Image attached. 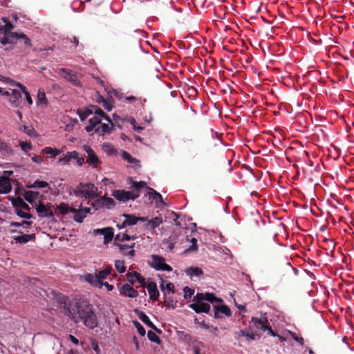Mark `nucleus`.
I'll return each mask as SVG.
<instances>
[{
    "instance_id": "1",
    "label": "nucleus",
    "mask_w": 354,
    "mask_h": 354,
    "mask_svg": "<svg viewBox=\"0 0 354 354\" xmlns=\"http://www.w3.org/2000/svg\"><path fill=\"white\" fill-rule=\"evenodd\" d=\"M68 298L60 297L57 302L59 307L64 308V314L71 317L75 323L80 321L89 328H94L97 326V317L94 313L92 305L86 300H79L67 303Z\"/></svg>"
},
{
    "instance_id": "2",
    "label": "nucleus",
    "mask_w": 354,
    "mask_h": 354,
    "mask_svg": "<svg viewBox=\"0 0 354 354\" xmlns=\"http://www.w3.org/2000/svg\"><path fill=\"white\" fill-rule=\"evenodd\" d=\"M137 234L130 235L127 232L118 234L114 238V245L118 246L120 252L125 256L133 257L135 256V250L133 249L135 243L126 244L124 241L130 240L134 241L138 239Z\"/></svg>"
},
{
    "instance_id": "3",
    "label": "nucleus",
    "mask_w": 354,
    "mask_h": 354,
    "mask_svg": "<svg viewBox=\"0 0 354 354\" xmlns=\"http://www.w3.org/2000/svg\"><path fill=\"white\" fill-rule=\"evenodd\" d=\"M102 119L97 116H94L89 119L88 124L85 127V129L87 132H91L92 131H95V132H99L102 134L105 133H110L113 127L111 123H102Z\"/></svg>"
},
{
    "instance_id": "4",
    "label": "nucleus",
    "mask_w": 354,
    "mask_h": 354,
    "mask_svg": "<svg viewBox=\"0 0 354 354\" xmlns=\"http://www.w3.org/2000/svg\"><path fill=\"white\" fill-rule=\"evenodd\" d=\"M80 192L82 196L86 198L91 199L100 196L97 192V189L93 183H80Z\"/></svg>"
},
{
    "instance_id": "5",
    "label": "nucleus",
    "mask_w": 354,
    "mask_h": 354,
    "mask_svg": "<svg viewBox=\"0 0 354 354\" xmlns=\"http://www.w3.org/2000/svg\"><path fill=\"white\" fill-rule=\"evenodd\" d=\"M58 74L67 81L71 82L74 86H82L81 82L79 79L80 75H78L72 70L68 68H60L58 71Z\"/></svg>"
},
{
    "instance_id": "6",
    "label": "nucleus",
    "mask_w": 354,
    "mask_h": 354,
    "mask_svg": "<svg viewBox=\"0 0 354 354\" xmlns=\"http://www.w3.org/2000/svg\"><path fill=\"white\" fill-rule=\"evenodd\" d=\"M112 196L120 201L126 202L129 199L135 200L139 197L140 194L124 190H114L112 192Z\"/></svg>"
},
{
    "instance_id": "7",
    "label": "nucleus",
    "mask_w": 354,
    "mask_h": 354,
    "mask_svg": "<svg viewBox=\"0 0 354 354\" xmlns=\"http://www.w3.org/2000/svg\"><path fill=\"white\" fill-rule=\"evenodd\" d=\"M151 266L156 270H166L170 272L172 268L165 263V259L158 255H152Z\"/></svg>"
},
{
    "instance_id": "8",
    "label": "nucleus",
    "mask_w": 354,
    "mask_h": 354,
    "mask_svg": "<svg viewBox=\"0 0 354 354\" xmlns=\"http://www.w3.org/2000/svg\"><path fill=\"white\" fill-rule=\"evenodd\" d=\"M115 203L114 200L111 198L106 197V196H101L98 199L94 201L91 205L95 208V209H98L100 208L106 207L107 209H111L114 207Z\"/></svg>"
},
{
    "instance_id": "9",
    "label": "nucleus",
    "mask_w": 354,
    "mask_h": 354,
    "mask_svg": "<svg viewBox=\"0 0 354 354\" xmlns=\"http://www.w3.org/2000/svg\"><path fill=\"white\" fill-rule=\"evenodd\" d=\"M52 207L53 205L51 203H48L46 205L39 203L36 205V211L40 217L53 218L54 213Z\"/></svg>"
},
{
    "instance_id": "10",
    "label": "nucleus",
    "mask_w": 354,
    "mask_h": 354,
    "mask_svg": "<svg viewBox=\"0 0 354 354\" xmlns=\"http://www.w3.org/2000/svg\"><path fill=\"white\" fill-rule=\"evenodd\" d=\"M205 300L212 304H221L223 301L221 299L217 298L214 296V294L209 292L197 293V295L194 297V303L204 302Z\"/></svg>"
},
{
    "instance_id": "11",
    "label": "nucleus",
    "mask_w": 354,
    "mask_h": 354,
    "mask_svg": "<svg viewBox=\"0 0 354 354\" xmlns=\"http://www.w3.org/2000/svg\"><path fill=\"white\" fill-rule=\"evenodd\" d=\"M83 149L85 152L87 153V159L86 162L89 164L92 167L95 168L97 166V164L100 162L98 156L95 153V151L91 148L90 146L87 145H84L83 146Z\"/></svg>"
},
{
    "instance_id": "12",
    "label": "nucleus",
    "mask_w": 354,
    "mask_h": 354,
    "mask_svg": "<svg viewBox=\"0 0 354 354\" xmlns=\"http://www.w3.org/2000/svg\"><path fill=\"white\" fill-rule=\"evenodd\" d=\"M123 217H124V220L122 221L121 225L118 224V227L120 228H124L129 225H136L138 221H145L147 218L145 217H138L132 214H123Z\"/></svg>"
},
{
    "instance_id": "13",
    "label": "nucleus",
    "mask_w": 354,
    "mask_h": 354,
    "mask_svg": "<svg viewBox=\"0 0 354 354\" xmlns=\"http://www.w3.org/2000/svg\"><path fill=\"white\" fill-rule=\"evenodd\" d=\"M95 234L104 235V243H109L113 238V229L112 227H105L94 230Z\"/></svg>"
},
{
    "instance_id": "14",
    "label": "nucleus",
    "mask_w": 354,
    "mask_h": 354,
    "mask_svg": "<svg viewBox=\"0 0 354 354\" xmlns=\"http://www.w3.org/2000/svg\"><path fill=\"white\" fill-rule=\"evenodd\" d=\"M121 295L130 298H136L138 295V292L129 284L125 283L119 288Z\"/></svg>"
},
{
    "instance_id": "15",
    "label": "nucleus",
    "mask_w": 354,
    "mask_h": 354,
    "mask_svg": "<svg viewBox=\"0 0 354 354\" xmlns=\"http://www.w3.org/2000/svg\"><path fill=\"white\" fill-rule=\"evenodd\" d=\"M189 308L194 310L196 313H208L210 310V305L207 303H193L189 305Z\"/></svg>"
},
{
    "instance_id": "16",
    "label": "nucleus",
    "mask_w": 354,
    "mask_h": 354,
    "mask_svg": "<svg viewBox=\"0 0 354 354\" xmlns=\"http://www.w3.org/2000/svg\"><path fill=\"white\" fill-rule=\"evenodd\" d=\"M136 313L138 316L139 319L144 322L148 327L155 330L158 333H160L161 331L160 329L157 328L156 326L150 321L148 316L142 311H139L138 310H136Z\"/></svg>"
},
{
    "instance_id": "17",
    "label": "nucleus",
    "mask_w": 354,
    "mask_h": 354,
    "mask_svg": "<svg viewBox=\"0 0 354 354\" xmlns=\"http://www.w3.org/2000/svg\"><path fill=\"white\" fill-rule=\"evenodd\" d=\"M12 189L10 179L7 176L0 177V194H8Z\"/></svg>"
},
{
    "instance_id": "18",
    "label": "nucleus",
    "mask_w": 354,
    "mask_h": 354,
    "mask_svg": "<svg viewBox=\"0 0 354 354\" xmlns=\"http://www.w3.org/2000/svg\"><path fill=\"white\" fill-rule=\"evenodd\" d=\"M127 279L131 283L132 285L134 283L135 281H138L140 284L142 286H145V278L138 272H129L127 274Z\"/></svg>"
},
{
    "instance_id": "19",
    "label": "nucleus",
    "mask_w": 354,
    "mask_h": 354,
    "mask_svg": "<svg viewBox=\"0 0 354 354\" xmlns=\"http://www.w3.org/2000/svg\"><path fill=\"white\" fill-rule=\"evenodd\" d=\"M146 287L149 295V297L151 300L156 301L158 299L159 297V292L157 289L156 283L154 282H149L146 286Z\"/></svg>"
},
{
    "instance_id": "20",
    "label": "nucleus",
    "mask_w": 354,
    "mask_h": 354,
    "mask_svg": "<svg viewBox=\"0 0 354 354\" xmlns=\"http://www.w3.org/2000/svg\"><path fill=\"white\" fill-rule=\"evenodd\" d=\"M21 93L17 90H12L10 97L9 98V102L13 107H18L21 103Z\"/></svg>"
},
{
    "instance_id": "21",
    "label": "nucleus",
    "mask_w": 354,
    "mask_h": 354,
    "mask_svg": "<svg viewBox=\"0 0 354 354\" xmlns=\"http://www.w3.org/2000/svg\"><path fill=\"white\" fill-rule=\"evenodd\" d=\"M216 311L214 313V317L216 318L220 317L219 313H221L223 314H225L226 316L230 317L232 315L230 309L225 305H221L220 306H214Z\"/></svg>"
},
{
    "instance_id": "22",
    "label": "nucleus",
    "mask_w": 354,
    "mask_h": 354,
    "mask_svg": "<svg viewBox=\"0 0 354 354\" xmlns=\"http://www.w3.org/2000/svg\"><path fill=\"white\" fill-rule=\"evenodd\" d=\"M84 279L93 286L100 287L102 285V283L99 281L97 274H87L84 276Z\"/></svg>"
},
{
    "instance_id": "23",
    "label": "nucleus",
    "mask_w": 354,
    "mask_h": 354,
    "mask_svg": "<svg viewBox=\"0 0 354 354\" xmlns=\"http://www.w3.org/2000/svg\"><path fill=\"white\" fill-rule=\"evenodd\" d=\"M13 34L15 36V39L21 40L26 47L29 48L32 46L31 40L25 34L22 32H13Z\"/></svg>"
},
{
    "instance_id": "24",
    "label": "nucleus",
    "mask_w": 354,
    "mask_h": 354,
    "mask_svg": "<svg viewBox=\"0 0 354 354\" xmlns=\"http://www.w3.org/2000/svg\"><path fill=\"white\" fill-rule=\"evenodd\" d=\"M35 234H22L21 236H15L13 239L16 242L20 243H26L30 240L35 239Z\"/></svg>"
},
{
    "instance_id": "25",
    "label": "nucleus",
    "mask_w": 354,
    "mask_h": 354,
    "mask_svg": "<svg viewBox=\"0 0 354 354\" xmlns=\"http://www.w3.org/2000/svg\"><path fill=\"white\" fill-rule=\"evenodd\" d=\"M71 212L74 213L73 218L76 222L78 223H82L84 218L86 216L81 208L78 209L73 208L71 209Z\"/></svg>"
},
{
    "instance_id": "26",
    "label": "nucleus",
    "mask_w": 354,
    "mask_h": 354,
    "mask_svg": "<svg viewBox=\"0 0 354 354\" xmlns=\"http://www.w3.org/2000/svg\"><path fill=\"white\" fill-rule=\"evenodd\" d=\"M129 183L131 185V186L132 187H133L136 190V192L135 193H139L140 189L142 188H144V187H148L147 186V183L145 182V181H140V182H136V181H133L131 178H129Z\"/></svg>"
},
{
    "instance_id": "27",
    "label": "nucleus",
    "mask_w": 354,
    "mask_h": 354,
    "mask_svg": "<svg viewBox=\"0 0 354 354\" xmlns=\"http://www.w3.org/2000/svg\"><path fill=\"white\" fill-rule=\"evenodd\" d=\"M160 287L161 288V290L163 292L165 296H168L171 293L174 292L175 287L174 285L171 282L167 283L165 286L164 285L163 283H162Z\"/></svg>"
},
{
    "instance_id": "28",
    "label": "nucleus",
    "mask_w": 354,
    "mask_h": 354,
    "mask_svg": "<svg viewBox=\"0 0 354 354\" xmlns=\"http://www.w3.org/2000/svg\"><path fill=\"white\" fill-rule=\"evenodd\" d=\"M147 194L150 198L156 200L157 201L163 203L162 196L160 193L157 192L155 189L151 187H147Z\"/></svg>"
},
{
    "instance_id": "29",
    "label": "nucleus",
    "mask_w": 354,
    "mask_h": 354,
    "mask_svg": "<svg viewBox=\"0 0 354 354\" xmlns=\"http://www.w3.org/2000/svg\"><path fill=\"white\" fill-rule=\"evenodd\" d=\"M162 223V219L160 216H156L151 220H149L147 224V225L151 229L154 230L157 227H158Z\"/></svg>"
},
{
    "instance_id": "30",
    "label": "nucleus",
    "mask_w": 354,
    "mask_h": 354,
    "mask_svg": "<svg viewBox=\"0 0 354 354\" xmlns=\"http://www.w3.org/2000/svg\"><path fill=\"white\" fill-rule=\"evenodd\" d=\"M91 111H93V112H94L97 115L96 116L99 117L101 119L102 118H103L104 120L107 121V122H109L112 124V122L109 117L107 116L101 109L98 108L97 106H93Z\"/></svg>"
},
{
    "instance_id": "31",
    "label": "nucleus",
    "mask_w": 354,
    "mask_h": 354,
    "mask_svg": "<svg viewBox=\"0 0 354 354\" xmlns=\"http://www.w3.org/2000/svg\"><path fill=\"white\" fill-rule=\"evenodd\" d=\"M4 36L0 39V42L6 45L7 44H14V39H15V36H14L13 33H3Z\"/></svg>"
},
{
    "instance_id": "32",
    "label": "nucleus",
    "mask_w": 354,
    "mask_h": 354,
    "mask_svg": "<svg viewBox=\"0 0 354 354\" xmlns=\"http://www.w3.org/2000/svg\"><path fill=\"white\" fill-rule=\"evenodd\" d=\"M98 102H102L103 107L108 111H111L113 108V100L112 99H105L102 96L99 97Z\"/></svg>"
},
{
    "instance_id": "33",
    "label": "nucleus",
    "mask_w": 354,
    "mask_h": 354,
    "mask_svg": "<svg viewBox=\"0 0 354 354\" xmlns=\"http://www.w3.org/2000/svg\"><path fill=\"white\" fill-rule=\"evenodd\" d=\"M13 205L15 207V208H21L28 211H29L30 209L29 205L26 203L21 198H17L13 202Z\"/></svg>"
},
{
    "instance_id": "34",
    "label": "nucleus",
    "mask_w": 354,
    "mask_h": 354,
    "mask_svg": "<svg viewBox=\"0 0 354 354\" xmlns=\"http://www.w3.org/2000/svg\"><path fill=\"white\" fill-rule=\"evenodd\" d=\"M39 195V192L27 191L24 194V198L29 203H32L35 200L37 199Z\"/></svg>"
},
{
    "instance_id": "35",
    "label": "nucleus",
    "mask_w": 354,
    "mask_h": 354,
    "mask_svg": "<svg viewBox=\"0 0 354 354\" xmlns=\"http://www.w3.org/2000/svg\"><path fill=\"white\" fill-rule=\"evenodd\" d=\"M185 272L187 275H189L190 277H194V276L198 277L203 274V271L201 268H193V267H190V268H187L185 270Z\"/></svg>"
},
{
    "instance_id": "36",
    "label": "nucleus",
    "mask_w": 354,
    "mask_h": 354,
    "mask_svg": "<svg viewBox=\"0 0 354 354\" xmlns=\"http://www.w3.org/2000/svg\"><path fill=\"white\" fill-rule=\"evenodd\" d=\"M27 186H28V187H30V188H36V187H37V188H44V187H48V189H50L48 184L46 182L39 180H35L32 184H28Z\"/></svg>"
},
{
    "instance_id": "37",
    "label": "nucleus",
    "mask_w": 354,
    "mask_h": 354,
    "mask_svg": "<svg viewBox=\"0 0 354 354\" xmlns=\"http://www.w3.org/2000/svg\"><path fill=\"white\" fill-rule=\"evenodd\" d=\"M73 208L74 207H70L69 205L65 203H62L57 207V209H58L62 214H67L68 212H71V209Z\"/></svg>"
},
{
    "instance_id": "38",
    "label": "nucleus",
    "mask_w": 354,
    "mask_h": 354,
    "mask_svg": "<svg viewBox=\"0 0 354 354\" xmlns=\"http://www.w3.org/2000/svg\"><path fill=\"white\" fill-rule=\"evenodd\" d=\"M252 321L257 328L261 329L263 331L267 330V325H266L265 322H263V320H261L258 318L252 317Z\"/></svg>"
},
{
    "instance_id": "39",
    "label": "nucleus",
    "mask_w": 354,
    "mask_h": 354,
    "mask_svg": "<svg viewBox=\"0 0 354 354\" xmlns=\"http://www.w3.org/2000/svg\"><path fill=\"white\" fill-rule=\"evenodd\" d=\"M111 267L109 266L106 268L104 270L100 271L97 274V278L99 281L102 282V279H104L106 278V277L111 273Z\"/></svg>"
},
{
    "instance_id": "40",
    "label": "nucleus",
    "mask_w": 354,
    "mask_h": 354,
    "mask_svg": "<svg viewBox=\"0 0 354 354\" xmlns=\"http://www.w3.org/2000/svg\"><path fill=\"white\" fill-rule=\"evenodd\" d=\"M5 25L0 28V30L3 33H13L11 30L14 28V26L8 21L3 19Z\"/></svg>"
},
{
    "instance_id": "41",
    "label": "nucleus",
    "mask_w": 354,
    "mask_h": 354,
    "mask_svg": "<svg viewBox=\"0 0 354 354\" xmlns=\"http://www.w3.org/2000/svg\"><path fill=\"white\" fill-rule=\"evenodd\" d=\"M16 85L21 90V91L25 94L26 99L28 103L31 105L32 104V100L30 93L26 91V87L20 83H16Z\"/></svg>"
},
{
    "instance_id": "42",
    "label": "nucleus",
    "mask_w": 354,
    "mask_h": 354,
    "mask_svg": "<svg viewBox=\"0 0 354 354\" xmlns=\"http://www.w3.org/2000/svg\"><path fill=\"white\" fill-rule=\"evenodd\" d=\"M122 157L124 160H127L129 163H138V161L136 158H133L129 153H128L125 151H122Z\"/></svg>"
},
{
    "instance_id": "43",
    "label": "nucleus",
    "mask_w": 354,
    "mask_h": 354,
    "mask_svg": "<svg viewBox=\"0 0 354 354\" xmlns=\"http://www.w3.org/2000/svg\"><path fill=\"white\" fill-rule=\"evenodd\" d=\"M115 267L120 273H123L126 270V267L123 261L117 260L115 261Z\"/></svg>"
},
{
    "instance_id": "44",
    "label": "nucleus",
    "mask_w": 354,
    "mask_h": 354,
    "mask_svg": "<svg viewBox=\"0 0 354 354\" xmlns=\"http://www.w3.org/2000/svg\"><path fill=\"white\" fill-rule=\"evenodd\" d=\"M102 147H103L104 151L109 155L114 154L116 151L115 148L111 144H108V143L104 144Z\"/></svg>"
},
{
    "instance_id": "45",
    "label": "nucleus",
    "mask_w": 354,
    "mask_h": 354,
    "mask_svg": "<svg viewBox=\"0 0 354 354\" xmlns=\"http://www.w3.org/2000/svg\"><path fill=\"white\" fill-rule=\"evenodd\" d=\"M165 305L167 308H175L176 306V303L169 296H165Z\"/></svg>"
},
{
    "instance_id": "46",
    "label": "nucleus",
    "mask_w": 354,
    "mask_h": 354,
    "mask_svg": "<svg viewBox=\"0 0 354 354\" xmlns=\"http://www.w3.org/2000/svg\"><path fill=\"white\" fill-rule=\"evenodd\" d=\"M147 337H148L149 339L151 342H156L157 344L160 343V338L156 335V333L154 332H153L151 330H149L147 333Z\"/></svg>"
},
{
    "instance_id": "47",
    "label": "nucleus",
    "mask_w": 354,
    "mask_h": 354,
    "mask_svg": "<svg viewBox=\"0 0 354 354\" xmlns=\"http://www.w3.org/2000/svg\"><path fill=\"white\" fill-rule=\"evenodd\" d=\"M37 100L42 103V104H46L47 100L46 97V93L44 91L39 89L37 93Z\"/></svg>"
},
{
    "instance_id": "48",
    "label": "nucleus",
    "mask_w": 354,
    "mask_h": 354,
    "mask_svg": "<svg viewBox=\"0 0 354 354\" xmlns=\"http://www.w3.org/2000/svg\"><path fill=\"white\" fill-rule=\"evenodd\" d=\"M15 213L21 218H30L32 217V215L30 214L26 213L21 209L15 208Z\"/></svg>"
},
{
    "instance_id": "49",
    "label": "nucleus",
    "mask_w": 354,
    "mask_h": 354,
    "mask_svg": "<svg viewBox=\"0 0 354 354\" xmlns=\"http://www.w3.org/2000/svg\"><path fill=\"white\" fill-rule=\"evenodd\" d=\"M133 324H134L136 328H137V330H138V333L141 336H145V328L138 321H134Z\"/></svg>"
},
{
    "instance_id": "50",
    "label": "nucleus",
    "mask_w": 354,
    "mask_h": 354,
    "mask_svg": "<svg viewBox=\"0 0 354 354\" xmlns=\"http://www.w3.org/2000/svg\"><path fill=\"white\" fill-rule=\"evenodd\" d=\"M184 297L185 299L191 298L194 293V290L189 288L188 286H185L183 288Z\"/></svg>"
},
{
    "instance_id": "51",
    "label": "nucleus",
    "mask_w": 354,
    "mask_h": 354,
    "mask_svg": "<svg viewBox=\"0 0 354 354\" xmlns=\"http://www.w3.org/2000/svg\"><path fill=\"white\" fill-rule=\"evenodd\" d=\"M92 113H93V111H91V110H87L85 111H78L79 116H80L81 120H84Z\"/></svg>"
},
{
    "instance_id": "52",
    "label": "nucleus",
    "mask_w": 354,
    "mask_h": 354,
    "mask_svg": "<svg viewBox=\"0 0 354 354\" xmlns=\"http://www.w3.org/2000/svg\"><path fill=\"white\" fill-rule=\"evenodd\" d=\"M23 131L26 133H27L28 136H34L35 133V131L34 128H32V127L24 126Z\"/></svg>"
},
{
    "instance_id": "53",
    "label": "nucleus",
    "mask_w": 354,
    "mask_h": 354,
    "mask_svg": "<svg viewBox=\"0 0 354 354\" xmlns=\"http://www.w3.org/2000/svg\"><path fill=\"white\" fill-rule=\"evenodd\" d=\"M20 147H21V149L24 151H26V152L28 149H30L32 148L31 143L30 142H20Z\"/></svg>"
},
{
    "instance_id": "54",
    "label": "nucleus",
    "mask_w": 354,
    "mask_h": 354,
    "mask_svg": "<svg viewBox=\"0 0 354 354\" xmlns=\"http://www.w3.org/2000/svg\"><path fill=\"white\" fill-rule=\"evenodd\" d=\"M169 215H170L169 218L173 220L174 223L176 225H180V223L177 221L178 218H179V215L177 214L176 213L174 212H171L169 214Z\"/></svg>"
},
{
    "instance_id": "55",
    "label": "nucleus",
    "mask_w": 354,
    "mask_h": 354,
    "mask_svg": "<svg viewBox=\"0 0 354 354\" xmlns=\"http://www.w3.org/2000/svg\"><path fill=\"white\" fill-rule=\"evenodd\" d=\"M59 161L64 165L69 163L71 158L68 153H67L64 157L59 158Z\"/></svg>"
},
{
    "instance_id": "56",
    "label": "nucleus",
    "mask_w": 354,
    "mask_h": 354,
    "mask_svg": "<svg viewBox=\"0 0 354 354\" xmlns=\"http://www.w3.org/2000/svg\"><path fill=\"white\" fill-rule=\"evenodd\" d=\"M191 242H192V245L187 250H196L197 249V245H196L197 240H196V239L192 238L191 239Z\"/></svg>"
},
{
    "instance_id": "57",
    "label": "nucleus",
    "mask_w": 354,
    "mask_h": 354,
    "mask_svg": "<svg viewBox=\"0 0 354 354\" xmlns=\"http://www.w3.org/2000/svg\"><path fill=\"white\" fill-rule=\"evenodd\" d=\"M292 337L294 338V339L295 341H297V342H299L301 345H304V339L302 337H297L295 333H292Z\"/></svg>"
},
{
    "instance_id": "58",
    "label": "nucleus",
    "mask_w": 354,
    "mask_h": 354,
    "mask_svg": "<svg viewBox=\"0 0 354 354\" xmlns=\"http://www.w3.org/2000/svg\"><path fill=\"white\" fill-rule=\"evenodd\" d=\"M284 267H285V270H286L287 273H288V274H291L292 273V271L293 270V268L292 267V266H291V264L290 263H286L284 265Z\"/></svg>"
},
{
    "instance_id": "59",
    "label": "nucleus",
    "mask_w": 354,
    "mask_h": 354,
    "mask_svg": "<svg viewBox=\"0 0 354 354\" xmlns=\"http://www.w3.org/2000/svg\"><path fill=\"white\" fill-rule=\"evenodd\" d=\"M245 337L249 341L254 339V334L252 332H246Z\"/></svg>"
},
{
    "instance_id": "60",
    "label": "nucleus",
    "mask_w": 354,
    "mask_h": 354,
    "mask_svg": "<svg viewBox=\"0 0 354 354\" xmlns=\"http://www.w3.org/2000/svg\"><path fill=\"white\" fill-rule=\"evenodd\" d=\"M73 194L76 196H82L80 192V183L76 187L75 189H73Z\"/></svg>"
},
{
    "instance_id": "61",
    "label": "nucleus",
    "mask_w": 354,
    "mask_h": 354,
    "mask_svg": "<svg viewBox=\"0 0 354 354\" xmlns=\"http://www.w3.org/2000/svg\"><path fill=\"white\" fill-rule=\"evenodd\" d=\"M68 155L70 156L71 160L72 158L77 159L79 157V153L77 151H71V152H68Z\"/></svg>"
},
{
    "instance_id": "62",
    "label": "nucleus",
    "mask_w": 354,
    "mask_h": 354,
    "mask_svg": "<svg viewBox=\"0 0 354 354\" xmlns=\"http://www.w3.org/2000/svg\"><path fill=\"white\" fill-rule=\"evenodd\" d=\"M33 162L37 163H41L43 161V158L39 156H34L32 158Z\"/></svg>"
},
{
    "instance_id": "63",
    "label": "nucleus",
    "mask_w": 354,
    "mask_h": 354,
    "mask_svg": "<svg viewBox=\"0 0 354 354\" xmlns=\"http://www.w3.org/2000/svg\"><path fill=\"white\" fill-rule=\"evenodd\" d=\"M7 149V145L3 140H0V151H6Z\"/></svg>"
},
{
    "instance_id": "64",
    "label": "nucleus",
    "mask_w": 354,
    "mask_h": 354,
    "mask_svg": "<svg viewBox=\"0 0 354 354\" xmlns=\"http://www.w3.org/2000/svg\"><path fill=\"white\" fill-rule=\"evenodd\" d=\"M68 338H69V339H70V340H71L73 344H76V345H77V344H78L79 341H78V339H77L75 336H73V335H69Z\"/></svg>"
}]
</instances>
